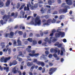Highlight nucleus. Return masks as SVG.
<instances>
[{
	"mask_svg": "<svg viewBox=\"0 0 75 75\" xmlns=\"http://www.w3.org/2000/svg\"><path fill=\"white\" fill-rule=\"evenodd\" d=\"M63 41L64 42H67V40L66 39H64L63 40Z\"/></svg>",
	"mask_w": 75,
	"mask_h": 75,
	"instance_id": "bf43d9fd",
	"label": "nucleus"
},
{
	"mask_svg": "<svg viewBox=\"0 0 75 75\" xmlns=\"http://www.w3.org/2000/svg\"><path fill=\"white\" fill-rule=\"evenodd\" d=\"M57 69V68H54V67H52L51 68H50L49 69V74H50V75H52L54 72L56 71V70Z\"/></svg>",
	"mask_w": 75,
	"mask_h": 75,
	"instance_id": "423d86ee",
	"label": "nucleus"
},
{
	"mask_svg": "<svg viewBox=\"0 0 75 75\" xmlns=\"http://www.w3.org/2000/svg\"><path fill=\"white\" fill-rule=\"evenodd\" d=\"M5 13V11L4 10H3L2 11H1V15H4Z\"/></svg>",
	"mask_w": 75,
	"mask_h": 75,
	"instance_id": "c756f323",
	"label": "nucleus"
},
{
	"mask_svg": "<svg viewBox=\"0 0 75 75\" xmlns=\"http://www.w3.org/2000/svg\"><path fill=\"white\" fill-rule=\"evenodd\" d=\"M8 50V54H11V48L9 49V48H7L6 49V48H5L3 50V52H6Z\"/></svg>",
	"mask_w": 75,
	"mask_h": 75,
	"instance_id": "0eeeda50",
	"label": "nucleus"
},
{
	"mask_svg": "<svg viewBox=\"0 0 75 75\" xmlns=\"http://www.w3.org/2000/svg\"><path fill=\"white\" fill-rule=\"evenodd\" d=\"M58 12L57 11H55L54 12L53 14H57Z\"/></svg>",
	"mask_w": 75,
	"mask_h": 75,
	"instance_id": "13d9d810",
	"label": "nucleus"
},
{
	"mask_svg": "<svg viewBox=\"0 0 75 75\" xmlns=\"http://www.w3.org/2000/svg\"><path fill=\"white\" fill-rule=\"evenodd\" d=\"M53 56L55 58H57V55L56 54H53Z\"/></svg>",
	"mask_w": 75,
	"mask_h": 75,
	"instance_id": "864d4df0",
	"label": "nucleus"
},
{
	"mask_svg": "<svg viewBox=\"0 0 75 75\" xmlns=\"http://www.w3.org/2000/svg\"><path fill=\"white\" fill-rule=\"evenodd\" d=\"M35 36L36 37H40V35L39 34H36L35 35Z\"/></svg>",
	"mask_w": 75,
	"mask_h": 75,
	"instance_id": "a18cd8bd",
	"label": "nucleus"
},
{
	"mask_svg": "<svg viewBox=\"0 0 75 75\" xmlns=\"http://www.w3.org/2000/svg\"><path fill=\"white\" fill-rule=\"evenodd\" d=\"M5 58L4 57H2L1 59V61L2 62H3L4 61Z\"/></svg>",
	"mask_w": 75,
	"mask_h": 75,
	"instance_id": "72a5a7b5",
	"label": "nucleus"
},
{
	"mask_svg": "<svg viewBox=\"0 0 75 75\" xmlns=\"http://www.w3.org/2000/svg\"><path fill=\"white\" fill-rule=\"evenodd\" d=\"M29 7L30 8L32 9V10H33L34 8H36L38 7V4H35L34 6L31 4L30 2H29L27 4V7L25 6L24 8V10L25 11H27V10H29L30 8H29Z\"/></svg>",
	"mask_w": 75,
	"mask_h": 75,
	"instance_id": "f03ea898",
	"label": "nucleus"
},
{
	"mask_svg": "<svg viewBox=\"0 0 75 75\" xmlns=\"http://www.w3.org/2000/svg\"><path fill=\"white\" fill-rule=\"evenodd\" d=\"M48 57L50 58H51L52 57V55L51 54H50L48 56Z\"/></svg>",
	"mask_w": 75,
	"mask_h": 75,
	"instance_id": "ea45409f",
	"label": "nucleus"
},
{
	"mask_svg": "<svg viewBox=\"0 0 75 75\" xmlns=\"http://www.w3.org/2000/svg\"><path fill=\"white\" fill-rule=\"evenodd\" d=\"M55 46H57L58 48H61L62 46V43H59V42H56L54 44Z\"/></svg>",
	"mask_w": 75,
	"mask_h": 75,
	"instance_id": "6e6552de",
	"label": "nucleus"
},
{
	"mask_svg": "<svg viewBox=\"0 0 75 75\" xmlns=\"http://www.w3.org/2000/svg\"><path fill=\"white\" fill-rule=\"evenodd\" d=\"M64 61V58H61V62H63Z\"/></svg>",
	"mask_w": 75,
	"mask_h": 75,
	"instance_id": "774afa93",
	"label": "nucleus"
},
{
	"mask_svg": "<svg viewBox=\"0 0 75 75\" xmlns=\"http://www.w3.org/2000/svg\"><path fill=\"white\" fill-rule=\"evenodd\" d=\"M27 36V33H25L23 34V38H26V36Z\"/></svg>",
	"mask_w": 75,
	"mask_h": 75,
	"instance_id": "58836bf2",
	"label": "nucleus"
},
{
	"mask_svg": "<svg viewBox=\"0 0 75 75\" xmlns=\"http://www.w3.org/2000/svg\"><path fill=\"white\" fill-rule=\"evenodd\" d=\"M3 52L1 51H0V55L1 56V55H3Z\"/></svg>",
	"mask_w": 75,
	"mask_h": 75,
	"instance_id": "0e129e2a",
	"label": "nucleus"
},
{
	"mask_svg": "<svg viewBox=\"0 0 75 75\" xmlns=\"http://www.w3.org/2000/svg\"><path fill=\"white\" fill-rule=\"evenodd\" d=\"M20 13L22 15L23 17H24V12L23 11H21L20 12Z\"/></svg>",
	"mask_w": 75,
	"mask_h": 75,
	"instance_id": "7c9ffc66",
	"label": "nucleus"
},
{
	"mask_svg": "<svg viewBox=\"0 0 75 75\" xmlns=\"http://www.w3.org/2000/svg\"><path fill=\"white\" fill-rule=\"evenodd\" d=\"M33 62H36L37 64H38V62H39V61H38L36 59H34L33 61Z\"/></svg>",
	"mask_w": 75,
	"mask_h": 75,
	"instance_id": "b1692460",
	"label": "nucleus"
},
{
	"mask_svg": "<svg viewBox=\"0 0 75 75\" xmlns=\"http://www.w3.org/2000/svg\"><path fill=\"white\" fill-rule=\"evenodd\" d=\"M60 32H59V33H56L55 34V35L56 37H59V36H60Z\"/></svg>",
	"mask_w": 75,
	"mask_h": 75,
	"instance_id": "4be33fe9",
	"label": "nucleus"
},
{
	"mask_svg": "<svg viewBox=\"0 0 75 75\" xmlns=\"http://www.w3.org/2000/svg\"><path fill=\"white\" fill-rule=\"evenodd\" d=\"M25 6V4H24L22 5L20 7V8H19V10H21V9H23V8Z\"/></svg>",
	"mask_w": 75,
	"mask_h": 75,
	"instance_id": "cd10ccee",
	"label": "nucleus"
},
{
	"mask_svg": "<svg viewBox=\"0 0 75 75\" xmlns=\"http://www.w3.org/2000/svg\"><path fill=\"white\" fill-rule=\"evenodd\" d=\"M51 21H52L51 19H49L47 20V23H49V24H50V23H51Z\"/></svg>",
	"mask_w": 75,
	"mask_h": 75,
	"instance_id": "c9c22d12",
	"label": "nucleus"
},
{
	"mask_svg": "<svg viewBox=\"0 0 75 75\" xmlns=\"http://www.w3.org/2000/svg\"><path fill=\"white\" fill-rule=\"evenodd\" d=\"M17 64V62L16 60H14L12 62H10L9 64V66L11 67L12 65H15Z\"/></svg>",
	"mask_w": 75,
	"mask_h": 75,
	"instance_id": "1a4fd4ad",
	"label": "nucleus"
},
{
	"mask_svg": "<svg viewBox=\"0 0 75 75\" xmlns=\"http://www.w3.org/2000/svg\"><path fill=\"white\" fill-rule=\"evenodd\" d=\"M17 70H16V67H15L13 68V73L14 74H17V72H18V73H19V69L18 68H17Z\"/></svg>",
	"mask_w": 75,
	"mask_h": 75,
	"instance_id": "f8f14e48",
	"label": "nucleus"
},
{
	"mask_svg": "<svg viewBox=\"0 0 75 75\" xmlns=\"http://www.w3.org/2000/svg\"><path fill=\"white\" fill-rule=\"evenodd\" d=\"M27 66H28V67H31V65H32V64H31V63L30 62H28L27 64Z\"/></svg>",
	"mask_w": 75,
	"mask_h": 75,
	"instance_id": "2f4dec72",
	"label": "nucleus"
},
{
	"mask_svg": "<svg viewBox=\"0 0 75 75\" xmlns=\"http://www.w3.org/2000/svg\"><path fill=\"white\" fill-rule=\"evenodd\" d=\"M60 54L61 55H62L64 54V52H63V51L61 50V52Z\"/></svg>",
	"mask_w": 75,
	"mask_h": 75,
	"instance_id": "8fccbe9b",
	"label": "nucleus"
},
{
	"mask_svg": "<svg viewBox=\"0 0 75 75\" xmlns=\"http://www.w3.org/2000/svg\"><path fill=\"white\" fill-rule=\"evenodd\" d=\"M17 42L19 46H21V41L20 39H18L17 40Z\"/></svg>",
	"mask_w": 75,
	"mask_h": 75,
	"instance_id": "a211bd4d",
	"label": "nucleus"
},
{
	"mask_svg": "<svg viewBox=\"0 0 75 75\" xmlns=\"http://www.w3.org/2000/svg\"><path fill=\"white\" fill-rule=\"evenodd\" d=\"M57 1L59 4H60L61 3V0H57Z\"/></svg>",
	"mask_w": 75,
	"mask_h": 75,
	"instance_id": "680f3d73",
	"label": "nucleus"
},
{
	"mask_svg": "<svg viewBox=\"0 0 75 75\" xmlns=\"http://www.w3.org/2000/svg\"><path fill=\"white\" fill-rule=\"evenodd\" d=\"M19 56H21L22 57H23L24 55L22 53V52H19V55H18V57H19Z\"/></svg>",
	"mask_w": 75,
	"mask_h": 75,
	"instance_id": "6ab92c4d",
	"label": "nucleus"
},
{
	"mask_svg": "<svg viewBox=\"0 0 75 75\" xmlns=\"http://www.w3.org/2000/svg\"><path fill=\"white\" fill-rule=\"evenodd\" d=\"M56 21L55 20V19H54V18H53V19L52 20V23H54Z\"/></svg>",
	"mask_w": 75,
	"mask_h": 75,
	"instance_id": "37998d69",
	"label": "nucleus"
},
{
	"mask_svg": "<svg viewBox=\"0 0 75 75\" xmlns=\"http://www.w3.org/2000/svg\"><path fill=\"white\" fill-rule=\"evenodd\" d=\"M10 35L11 37H13L14 35V33L12 32H11L10 33Z\"/></svg>",
	"mask_w": 75,
	"mask_h": 75,
	"instance_id": "393cba45",
	"label": "nucleus"
},
{
	"mask_svg": "<svg viewBox=\"0 0 75 75\" xmlns=\"http://www.w3.org/2000/svg\"><path fill=\"white\" fill-rule=\"evenodd\" d=\"M64 7L65 9H61L59 11V12L60 13H64L67 12V8H70V7L68 6H65Z\"/></svg>",
	"mask_w": 75,
	"mask_h": 75,
	"instance_id": "20e7f679",
	"label": "nucleus"
},
{
	"mask_svg": "<svg viewBox=\"0 0 75 75\" xmlns=\"http://www.w3.org/2000/svg\"><path fill=\"white\" fill-rule=\"evenodd\" d=\"M0 23L1 24H2V25H3V24H4V22H3V20H1Z\"/></svg>",
	"mask_w": 75,
	"mask_h": 75,
	"instance_id": "79ce46f5",
	"label": "nucleus"
},
{
	"mask_svg": "<svg viewBox=\"0 0 75 75\" xmlns=\"http://www.w3.org/2000/svg\"><path fill=\"white\" fill-rule=\"evenodd\" d=\"M45 67H44L42 69V73H44V72H45Z\"/></svg>",
	"mask_w": 75,
	"mask_h": 75,
	"instance_id": "e433bc0d",
	"label": "nucleus"
},
{
	"mask_svg": "<svg viewBox=\"0 0 75 75\" xmlns=\"http://www.w3.org/2000/svg\"><path fill=\"white\" fill-rule=\"evenodd\" d=\"M21 6V4H20V2L18 3L16 5V7L17 9H18L20 7V6Z\"/></svg>",
	"mask_w": 75,
	"mask_h": 75,
	"instance_id": "aec40b11",
	"label": "nucleus"
},
{
	"mask_svg": "<svg viewBox=\"0 0 75 75\" xmlns=\"http://www.w3.org/2000/svg\"><path fill=\"white\" fill-rule=\"evenodd\" d=\"M13 17L14 18H16L18 16V13L17 12H16L15 13L13 12L11 13V15H8V16L6 15H4V17H3V20H4V21H6L7 22V20L8 18L10 17Z\"/></svg>",
	"mask_w": 75,
	"mask_h": 75,
	"instance_id": "f257e3e1",
	"label": "nucleus"
},
{
	"mask_svg": "<svg viewBox=\"0 0 75 75\" xmlns=\"http://www.w3.org/2000/svg\"><path fill=\"white\" fill-rule=\"evenodd\" d=\"M18 34L19 35H23V32L21 31L18 32Z\"/></svg>",
	"mask_w": 75,
	"mask_h": 75,
	"instance_id": "49530a36",
	"label": "nucleus"
},
{
	"mask_svg": "<svg viewBox=\"0 0 75 75\" xmlns=\"http://www.w3.org/2000/svg\"><path fill=\"white\" fill-rule=\"evenodd\" d=\"M40 11L42 12V13H44V10L43 9H41Z\"/></svg>",
	"mask_w": 75,
	"mask_h": 75,
	"instance_id": "69168bd1",
	"label": "nucleus"
},
{
	"mask_svg": "<svg viewBox=\"0 0 75 75\" xmlns=\"http://www.w3.org/2000/svg\"><path fill=\"white\" fill-rule=\"evenodd\" d=\"M55 2L54 0H48L47 1V3L50 6L52 5V3H54Z\"/></svg>",
	"mask_w": 75,
	"mask_h": 75,
	"instance_id": "9d476101",
	"label": "nucleus"
},
{
	"mask_svg": "<svg viewBox=\"0 0 75 75\" xmlns=\"http://www.w3.org/2000/svg\"><path fill=\"white\" fill-rule=\"evenodd\" d=\"M6 59H7V60L8 61V60H10V59H11V57H6Z\"/></svg>",
	"mask_w": 75,
	"mask_h": 75,
	"instance_id": "5fc2aeb1",
	"label": "nucleus"
},
{
	"mask_svg": "<svg viewBox=\"0 0 75 75\" xmlns=\"http://www.w3.org/2000/svg\"><path fill=\"white\" fill-rule=\"evenodd\" d=\"M4 6V4L2 1H1V0H0V7H3Z\"/></svg>",
	"mask_w": 75,
	"mask_h": 75,
	"instance_id": "5701e85b",
	"label": "nucleus"
},
{
	"mask_svg": "<svg viewBox=\"0 0 75 75\" xmlns=\"http://www.w3.org/2000/svg\"><path fill=\"white\" fill-rule=\"evenodd\" d=\"M44 17H45V18L47 19L49 18V16L48 15L44 16Z\"/></svg>",
	"mask_w": 75,
	"mask_h": 75,
	"instance_id": "c03bdc74",
	"label": "nucleus"
},
{
	"mask_svg": "<svg viewBox=\"0 0 75 75\" xmlns=\"http://www.w3.org/2000/svg\"><path fill=\"white\" fill-rule=\"evenodd\" d=\"M38 65H41L42 67L45 66V63L44 62L39 61L38 62Z\"/></svg>",
	"mask_w": 75,
	"mask_h": 75,
	"instance_id": "ddd939ff",
	"label": "nucleus"
},
{
	"mask_svg": "<svg viewBox=\"0 0 75 75\" xmlns=\"http://www.w3.org/2000/svg\"><path fill=\"white\" fill-rule=\"evenodd\" d=\"M45 41L48 42L49 44H51V40H50L48 38H45Z\"/></svg>",
	"mask_w": 75,
	"mask_h": 75,
	"instance_id": "4468645a",
	"label": "nucleus"
},
{
	"mask_svg": "<svg viewBox=\"0 0 75 75\" xmlns=\"http://www.w3.org/2000/svg\"><path fill=\"white\" fill-rule=\"evenodd\" d=\"M34 66H32L30 69V71L32 72L33 71V70L34 69Z\"/></svg>",
	"mask_w": 75,
	"mask_h": 75,
	"instance_id": "4c0bfd02",
	"label": "nucleus"
},
{
	"mask_svg": "<svg viewBox=\"0 0 75 75\" xmlns=\"http://www.w3.org/2000/svg\"><path fill=\"white\" fill-rule=\"evenodd\" d=\"M49 65L50 67H52L53 65V64L52 63H49Z\"/></svg>",
	"mask_w": 75,
	"mask_h": 75,
	"instance_id": "e2e57ef3",
	"label": "nucleus"
},
{
	"mask_svg": "<svg viewBox=\"0 0 75 75\" xmlns=\"http://www.w3.org/2000/svg\"><path fill=\"white\" fill-rule=\"evenodd\" d=\"M52 32L54 33H55L56 32V31L55 30L53 29L52 30Z\"/></svg>",
	"mask_w": 75,
	"mask_h": 75,
	"instance_id": "052dcab7",
	"label": "nucleus"
},
{
	"mask_svg": "<svg viewBox=\"0 0 75 75\" xmlns=\"http://www.w3.org/2000/svg\"><path fill=\"white\" fill-rule=\"evenodd\" d=\"M47 13L48 14H50V13H51V9H49L47 11Z\"/></svg>",
	"mask_w": 75,
	"mask_h": 75,
	"instance_id": "6e6d98bb",
	"label": "nucleus"
},
{
	"mask_svg": "<svg viewBox=\"0 0 75 75\" xmlns=\"http://www.w3.org/2000/svg\"><path fill=\"white\" fill-rule=\"evenodd\" d=\"M33 34L32 33H31L30 34L29 37H32V36H33Z\"/></svg>",
	"mask_w": 75,
	"mask_h": 75,
	"instance_id": "338daca9",
	"label": "nucleus"
},
{
	"mask_svg": "<svg viewBox=\"0 0 75 75\" xmlns=\"http://www.w3.org/2000/svg\"><path fill=\"white\" fill-rule=\"evenodd\" d=\"M37 41L35 40H33V45H35L36 44H37Z\"/></svg>",
	"mask_w": 75,
	"mask_h": 75,
	"instance_id": "f704fd0d",
	"label": "nucleus"
},
{
	"mask_svg": "<svg viewBox=\"0 0 75 75\" xmlns=\"http://www.w3.org/2000/svg\"><path fill=\"white\" fill-rule=\"evenodd\" d=\"M20 29H23V30H25V27L24 26H21L20 27Z\"/></svg>",
	"mask_w": 75,
	"mask_h": 75,
	"instance_id": "3c124183",
	"label": "nucleus"
},
{
	"mask_svg": "<svg viewBox=\"0 0 75 75\" xmlns=\"http://www.w3.org/2000/svg\"><path fill=\"white\" fill-rule=\"evenodd\" d=\"M16 44H17V42L16 41H15L13 42V45H16Z\"/></svg>",
	"mask_w": 75,
	"mask_h": 75,
	"instance_id": "603ef678",
	"label": "nucleus"
},
{
	"mask_svg": "<svg viewBox=\"0 0 75 75\" xmlns=\"http://www.w3.org/2000/svg\"><path fill=\"white\" fill-rule=\"evenodd\" d=\"M28 41L29 42H33V39H32V38H29L28 39Z\"/></svg>",
	"mask_w": 75,
	"mask_h": 75,
	"instance_id": "c85d7f7f",
	"label": "nucleus"
},
{
	"mask_svg": "<svg viewBox=\"0 0 75 75\" xmlns=\"http://www.w3.org/2000/svg\"><path fill=\"white\" fill-rule=\"evenodd\" d=\"M32 54L29 53L28 55L29 56L31 57H37L39 55V53H37L35 54H34L35 53V50H33L32 52Z\"/></svg>",
	"mask_w": 75,
	"mask_h": 75,
	"instance_id": "39448f33",
	"label": "nucleus"
},
{
	"mask_svg": "<svg viewBox=\"0 0 75 75\" xmlns=\"http://www.w3.org/2000/svg\"><path fill=\"white\" fill-rule=\"evenodd\" d=\"M60 34L61 35L62 37H64L65 35V33L64 32L62 33L61 32H60Z\"/></svg>",
	"mask_w": 75,
	"mask_h": 75,
	"instance_id": "412c9836",
	"label": "nucleus"
},
{
	"mask_svg": "<svg viewBox=\"0 0 75 75\" xmlns=\"http://www.w3.org/2000/svg\"><path fill=\"white\" fill-rule=\"evenodd\" d=\"M35 23L34 22H32V23L35 26L37 25H40L41 23V21L40 19V18L39 17H36L35 19Z\"/></svg>",
	"mask_w": 75,
	"mask_h": 75,
	"instance_id": "7ed1b4c3",
	"label": "nucleus"
},
{
	"mask_svg": "<svg viewBox=\"0 0 75 75\" xmlns=\"http://www.w3.org/2000/svg\"><path fill=\"white\" fill-rule=\"evenodd\" d=\"M50 39L51 40L52 39V42H55V41H57V39L55 38V37H51L50 38Z\"/></svg>",
	"mask_w": 75,
	"mask_h": 75,
	"instance_id": "2eb2a0df",
	"label": "nucleus"
},
{
	"mask_svg": "<svg viewBox=\"0 0 75 75\" xmlns=\"http://www.w3.org/2000/svg\"><path fill=\"white\" fill-rule=\"evenodd\" d=\"M49 25V23H48L47 22V23H43V25Z\"/></svg>",
	"mask_w": 75,
	"mask_h": 75,
	"instance_id": "a19ab883",
	"label": "nucleus"
},
{
	"mask_svg": "<svg viewBox=\"0 0 75 75\" xmlns=\"http://www.w3.org/2000/svg\"><path fill=\"white\" fill-rule=\"evenodd\" d=\"M64 18V16L63 15H61L60 16L59 19V20H62V18Z\"/></svg>",
	"mask_w": 75,
	"mask_h": 75,
	"instance_id": "bb28decb",
	"label": "nucleus"
},
{
	"mask_svg": "<svg viewBox=\"0 0 75 75\" xmlns=\"http://www.w3.org/2000/svg\"><path fill=\"white\" fill-rule=\"evenodd\" d=\"M10 4V0H7L6 3V6H9Z\"/></svg>",
	"mask_w": 75,
	"mask_h": 75,
	"instance_id": "f3484780",
	"label": "nucleus"
},
{
	"mask_svg": "<svg viewBox=\"0 0 75 75\" xmlns=\"http://www.w3.org/2000/svg\"><path fill=\"white\" fill-rule=\"evenodd\" d=\"M4 69H5L6 70V72H8L9 70V67H4Z\"/></svg>",
	"mask_w": 75,
	"mask_h": 75,
	"instance_id": "a878e982",
	"label": "nucleus"
},
{
	"mask_svg": "<svg viewBox=\"0 0 75 75\" xmlns=\"http://www.w3.org/2000/svg\"><path fill=\"white\" fill-rule=\"evenodd\" d=\"M50 52H55V53H57V52H58V51H57V50L56 49H54V48H52L51 49Z\"/></svg>",
	"mask_w": 75,
	"mask_h": 75,
	"instance_id": "dca6fc26",
	"label": "nucleus"
},
{
	"mask_svg": "<svg viewBox=\"0 0 75 75\" xmlns=\"http://www.w3.org/2000/svg\"><path fill=\"white\" fill-rule=\"evenodd\" d=\"M27 51L28 52H31V50L28 48L27 49Z\"/></svg>",
	"mask_w": 75,
	"mask_h": 75,
	"instance_id": "09e8293b",
	"label": "nucleus"
},
{
	"mask_svg": "<svg viewBox=\"0 0 75 75\" xmlns=\"http://www.w3.org/2000/svg\"><path fill=\"white\" fill-rule=\"evenodd\" d=\"M7 60L6 59V58H5V59L4 60V62H5V63H6V62H7Z\"/></svg>",
	"mask_w": 75,
	"mask_h": 75,
	"instance_id": "4d7b16f0",
	"label": "nucleus"
},
{
	"mask_svg": "<svg viewBox=\"0 0 75 75\" xmlns=\"http://www.w3.org/2000/svg\"><path fill=\"white\" fill-rule=\"evenodd\" d=\"M45 54H46V55H45V56H47V55H48V54H49V53H50L48 51H45Z\"/></svg>",
	"mask_w": 75,
	"mask_h": 75,
	"instance_id": "473e14b6",
	"label": "nucleus"
},
{
	"mask_svg": "<svg viewBox=\"0 0 75 75\" xmlns=\"http://www.w3.org/2000/svg\"><path fill=\"white\" fill-rule=\"evenodd\" d=\"M9 35L10 34H9V33H6L5 35V37L6 38L7 37H8V36H9Z\"/></svg>",
	"mask_w": 75,
	"mask_h": 75,
	"instance_id": "de8ad7c7",
	"label": "nucleus"
},
{
	"mask_svg": "<svg viewBox=\"0 0 75 75\" xmlns=\"http://www.w3.org/2000/svg\"><path fill=\"white\" fill-rule=\"evenodd\" d=\"M66 2L67 4L69 6H71V5L72 4V2L71 0H66Z\"/></svg>",
	"mask_w": 75,
	"mask_h": 75,
	"instance_id": "9b49d317",
	"label": "nucleus"
}]
</instances>
